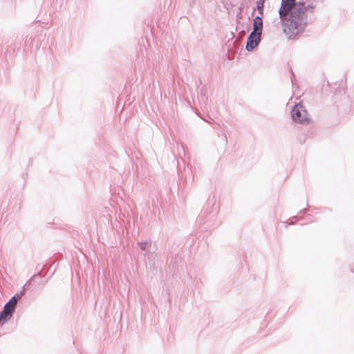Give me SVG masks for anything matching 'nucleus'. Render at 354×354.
Here are the masks:
<instances>
[{"label": "nucleus", "mask_w": 354, "mask_h": 354, "mask_svg": "<svg viewBox=\"0 0 354 354\" xmlns=\"http://www.w3.org/2000/svg\"><path fill=\"white\" fill-rule=\"evenodd\" d=\"M305 7L306 8V12L308 10H309L310 12H314L315 6H313L312 4H309L307 6H305Z\"/></svg>", "instance_id": "nucleus-11"}, {"label": "nucleus", "mask_w": 354, "mask_h": 354, "mask_svg": "<svg viewBox=\"0 0 354 354\" xmlns=\"http://www.w3.org/2000/svg\"><path fill=\"white\" fill-rule=\"evenodd\" d=\"M200 97L201 99V101L206 104L208 100V97L207 95V88L205 86H203L200 90Z\"/></svg>", "instance_id": "nucleus-8"}, {"label": "nucleus", "mask_w": 354, "mask_h": 354, "mask_svg": "<svg viewBox=\"0 0 354 354\" xmlns=\"http://www.w3.org/2000/svg\"><path fill=\"white\" fill-rule=\"evenodd\" d=\"M199 222L201 225H204V230H210L216 227L218 223L217 219V212L212 211L209 214H206V211L203 213V215L200 216Z\"/></svg>", "instance_id": "nucleus-3"}, {"label": "nucleus", "mask_w": 354, "mask_h": 354, "mask_svg": "<svg viewBox=\"0 0 354 354\" xmlns=\"http://www.w3.org/2000/svg\"><path fill=\"white\" fill-rule=\"evenodd\" d=\"M18 301V298L17 295L12 296L10 300L4 305L3 308L8 310L12 313H14L15 311L16 306Z\"/></svg>", "instance_id": "nucleus-6"}, {"label": "nucleus", "mask_w": 354, "mask_h": 354, "mask_svg": "<svg viewBox=\"0 0 354 354\" xmlns=\"http://www.w3.org/2000/svg\"><path fill=\"white\" fill-rule=\"evenodd\" d=\"M263 30V20L261 16H257L253 19V30L251 33H255L261 36Z\"/></svg>", "instance_id": "nucleus-5"}, {"label": "nucleus", "mask_w": 354, "mask_h": 354, "mask_svg": "<svg viewBox=\"0 0 354 354\" xmlns=\"http://www.w3.org/2000/svg\"><path fill=\"white\" fill-rule=\"evenodd\" d=\"M265 0H257V9L259 12V14L262 16L263 14V7H264Z\"/></svg>", "instance_id": "nucleus-9"}, {"label": "nucleus", "mask_w": 354, "mask_h": 354, "mask_svg": "<svg viewBox=\"0 0 354 354\" xmlns=\"http://www.w3.org/2000/svg\"><path fill=\"white\" fill-rule=\"evenodd\" d=\"M138 244L140 245V249L142 250H146L147 245V241L139 242Z\"/></svg>", "instance_id": "nucleus-10"}, {"label": "nucleus", "mask_w": 354, "mask_h": 354, "mask_svg": "<svg viewBox=\"0 0 354 354\" xmlns=\"http://www.w3.org/2000/svg\"><path fill=\"white\" fill-rule=\"evenodd\" d=\"M260 41L261 35L250 32L247 39L245 49L249 52L252 51L256 47H257Z\"/></svg>", "instance_id": "nucleus-4"}, {"label": "nucleus", "mask_w": 354, "mask_h": 354, "mask_svg": "<svg viewBox=\"0 0 354 354\" xmlns=\"http://www.w3.org/2000/svg\"><path fill=\"white\" fill-rule=\"evenodd\" d=\"M292 120L298 123L308 124L310 123V119L308 117V113L305 107L301 104H296L291 110Z\"/></svg>", "instance_id": "nucleus-2"}, {"label": "nucleus", "mask_w": 354, "mask_h": 354, "mask_svg": "<svg viewBox=\"0 0 354 354\" xmlns=\"http://www.w3.org/2000/svg\"><path fill=\"white\" fill-rule=\"evenodd\" d=\"M41 272H39L37 274H34V275L32 277V278H31L29 281H28V282L26 283V285H25V286H27V285L30 283V281L31 280H32L34 278H35L37 276H41Z\"/></svg>", "instance_id": "nucleus-12"}, {"label": "nucleus", "mask_w": 354, "mask_h": 354, "mask_svg": "<svg viewBox=\"0 0 354 354\" xmlns=\"http://www.w3.org/2000/svg\"><path fill=\"white\" fill-rule=\"evenodd\" d=\"M291 73H292L291 82L293 84L294 73L292 71H291Z\"/></svg>", "instance_id": "nucleus-14"}, {"label": "nucleus", "mask_w": 354, "mask_h": 354, "mask_svg": "<svg viewBox=\"0 0 354 354\" xmlns=\"http://www.w3.org/2000/svg\"><path fill=\"white\" fill-rule=\"evenodd\" d=\"M13 315L12 312L3 308L0 313V326L6 324Z\"/></svg>", "instance_id": "nucleus-7"}, {"label": "nucleus", "mask_w": 354, "mask_h": 354, "mask_svg": "<svg viewBox=\"0 0 354 354\" xmlns=\"http://www.w3.org/2000/svg\"><path fill=\"white\" fill-rule=\"evenodd\" d=\"M296 0H281L279 17L283 23V32L289 39H297L308 24L305 3Z\"/></svg>", "instance_id": "nucleus-1"}, {"label": "nucleus", "mask_w": 354, "mask_h": 354, "mask_svg": "<svg viewBox=\"0 0 354 354\" xmlns=\"http://www.w3.org/2000/svg\"><path fill=\"white\" fill-rule=\"evenodd\" d=\"M25 292H26V290H25V288H24L23 290H21L19 294H17L16 295L17 296V298H20L22 295H25Z\"/></svg>", "instance_id": "nucleus-13"}]
</instances>
